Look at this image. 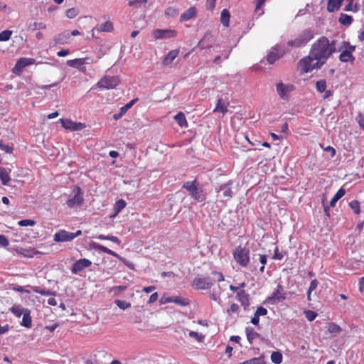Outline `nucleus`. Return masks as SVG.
<instances>
[{
    "mask_svg": "<svg viewBox=\"0 0 364 364\" xmlns=\"http://www.w3.org/2000/svg\"><path fill=\"white\" fill-rule=\"evenodd\" d=\"M336 51L335 41L330 42L326 37L322 36L311 45L309 53L311 57L324 65Z\"/></svg>",
    "mask_w": 364,
    "mask_h": 364,
    "instance_id": "1",
    "label": "nucleus"
},
{
    "mask_svg": "<svg viewBox=\"0 0 364 364\" xmlns=\"http://www.w3.org/2000/svg\"><path fill=\"white\" fill-rule=\"evenodd\" d=\"M85 63L84 59L76 58L74 60H69L67 61V65L70 67L77 68Z\"/></svg>",
    "mask_w": 364,
    "mask_h": 364,
    "instance_id": "41",
    "label": "nucleus"
},
{
    "mask_svg": "<svg viewBox=\"0 0 364 364\" xmlns=\"http://www.w3.org/2000/svg\"><path fill=\"white\" fill-rule=\"evenodd\" d=\"M282 286L281 284H278L277 289L269 299L270 300H274V303L283 301L286 299V296L282 294Z\"/></svg>",
    "mask_w": 364,
    "mask_h": 364,
    "instance_id": "17",
    "label": "nucleus"
},
{
    "mask_svg": "<svg viewBox=\"0 0 364 364\" xmlns=\"http://www.w3.org/2000/svg\"><path fill=\"white\" fill-rule=\"evenodd\" d=\"M314 37V31L308 28L303 31L295 39L287 41V45L294 48L304 46Z\"/></svg>",
    "mask_w": 364,
    "mask_h": 364,
    "instance_id": "4",
    "label": "nucleus"
},
{
    "mask_svg": "<svg viewBox=\"0 0 364 364\" xmlns=\"http://www.w3.org/2000/svg\"><path fill=\"white\" fill-rule=\"evenodd\" d=\"M182 187L185 188L191 197L197 202H203L205 200L206 194L202 186H200L196 180L185 182Z\"/></svg>",
    "mask_w": 364,
    "mask_h": 364,
    "instance_id": "2",
    "label": "nucleus"
},
{
    "mask_svg": "<svg viewBox=\"0 0 364 364\" xmlns=\"http://www.w3.org/2000/svg\"><path fill=\"white\" fill-rule=\"evenodd\" d=\"M72 232H68L64 230L55 233L53 236V240L57 242H63L72 240Z\"/></svg>",
    "mask_w": 364,
    "mask_h": 364,
    "instance_id": "15",
    "label": "nucleus"
},
{
    "mask_svg": "<svg viewBox=\"0 0 364 364\" xmlns=\"http://www.w3.org/2000/svg\"><path fill=\"white\" fill-rule=\"evenodd\" d=\"M239 306L237 304H232L230 308L228 309V313L232 314L237 311Z\"/></svg>",
    "mask_w": 364,
    "mask_h": 364,
    "instance_id": "64",
    "label": "nucleus"
},
{
    "mask_svg": "<svg viewBox=\"0 0 364 364\" xmlns=\"http://www.w3.org/2000/svg\"><path fill=\"white\" fill-rule=\"evenodd\" d=\"M21 325L28 328H30L32 326L31 311L28 309H25V313L23 315V318Z\"/></svg>",
    "mask_w": 364,
    "mask_h": 364,
    "instance_id": "24",
    "label": "nucleus"
},
{
    "mask_svg": "<svg viewBox=\"0 0 364 364\" xmlns=\"http://www.w3.org/2000/svg\"><path fill=\"white\" fill-rule=\"evenodd\" d=\"M245 332L247 338L250 343H252L253 340L259 336V334L252 328L250 327H247Z\"/></svg>",
    "mask_w": 364,
    "mask_h": 364,
    "instance_id": "35",
    "label": "nucleus"
},
{
    "mask_svg": "<svg viewBox=\"0 0 364 364\" xmlns=\"http://www.w3.org/2000/svg\"><path fill=\"white\" fill-rule=\"evenodd\" d=\"M318 285V280H317V279H313V280L311 282V283H310V286H309V289H308V290H309V291H314V290L317 288Z\"/></svg>",
    "mask_w": 364,
    "mask_h": 364,
    "instance_id": "60",
    "label": "nucleus"
},
{
    "mask_svg": "<svg viewBox=\"0 0 364 364\" xmlns=\"http://www.w3.org/2000/svg\"><path fill=\"white\" fill-rule=\"evenodd\" d=\"M256 257H258L259 262L262 264V265H265L267 264V257L266 255H261V254L255 255L253 259L256 260V259H255Z\"/></svg>",
    "mask_w": 364,
    "mask_h": 364,
    "instance_id": "58",
    "label": "nucleus"
},
{
    "mask_svg": "<svg viewBox=\"0 0 364 364\" xmlns=\"http://www.w3.org/2000/svg\"><path fill=\"white\" fill-rule=\"evenodd\" d=\"M119 83L120 79L118 76L105 75L95 86L101 90H112L116 88Z\"/></svg>",
    "mask_w": 364,
    "mask_h": 364,
    "instance_id": "7",
    "label": "nucleus"
},
{
    "mask_svg": "<svg viewBox=\"0 0 364 364\" xmlns=\"http://www.w3.org/2000/svg\"><path fill=\"white\" fill-rule=\"evenodd\" d=\"M328 331L336 336L341 332V328L334 323H331L328 325Z\"/></svg>",
    "mask_w": 364,
    "mask_h": 364,
    "instance_id": "42",
    "label": "nucleus"
},
{
    "mask_svg": "<svg viewBox=\"0 0 364 364\" xmlns=\"http://www.w3.org/2000/svg\"><path fill=\"white\" fill-rule=\"evenodd\" d=\"M215 282V280L210 277L198 275L194 278L192 286L197 290H208L213 287Z\"/></svg>",
    "mask_w": 364,
    "mask_h": 364,
    "instance_id": "6",
    "label": "nucleus"
},
{
    "mask_svg": "<svg viewBox=\"0 0 364 364\" xmlns=\"http://www.w3.org/2000/svg\"><path fill=\"white\" fill-rule=\"evenodd\" d=\"M0 179L3 185H8L11 181L9 174L6 168L0 167Z\"/></svg>",
    "mask_w": 364,
    "mask_h": 364,
    "instance_id": "29",
    "label": "nucleus"
},
{
    "mask_svg": "<svg viewBox=\"0 0 364 364\" xmlns=\"http://www.w3.org/2000/svg\"><path fill=\"white\" fill-rule=\"evenodd\" d=\"M97 238L102 240H110L117 245H120L121 243V240L117 237L113 235H105L100 234L97 236Z\"/></svg>",
    "mask_w": 364,
    "mask_h": 364,
    "instance_id": "39",
    "label": "nucleus"
},
{
    "mask_svg": "<svg viewBox=\"0 0 364 364\" xmlns=\"http://www.w3.org/2000/svg\"><path fill=\"white\" fill-rule=\"evenodd\" d=\"M235 262L241 267H245L250 262V250L242 246H237L233 252Z\"/></svg>",
    "mask_w": 364,
    "mask_h": 364,
    "instance_id": "5",
    "label": "nucleus"
},
{
    "mask_svg": "<svg viewBox=\"0 0 364 364\" xmlns=\"http://www.w3.org/2000/svg\"><path fill=\"white\" fill-rule=\"evenodd\" d=\"M26 308H22L20 305H14L10 309L11 312L16 317L20 318L25 313Z\"/></svg>",
    "mask_w": 364,
    "mask_h": 364,
    "instance_id": "32",
    "label": "nucleus"
},
{
    "mask_svg": "<svg viewBox=\"0 0 364 364\" xmlns=\"http://www.w3.org/2000/svg\"><path fill=\"white\" fill-rule=\"evenodd\" d=\"M342 2L343 1L341 0H328L327 10L329 12H333L338 10L341 7Z\"/></svg>",
    "mask_w": 364,
    "mask_h": 364,
    "instance_id": "26",
    "label": "nucleus"
},
{
    "mask_svg": "<svg viewBox=\"0 0 364 364\" xmlns=\"http://www.w3.org/2000/svg\"><path fill=\"white\" fill-rule=\"evenodd\" d=\"M348 2V4L347 5H346L345 8H344V11H353V12H357L358 11V6H355L354 8L353 7V1H347Z\"/></svg>",
    "mask_w": 364,
    "mask_h": 364,
    "instance_id": "54",
    "label": "nucleus"
},
{
    "mask_svg": "<svg viewBox=\"0 0 364 364\" xmlns=\"http://www.w3.org/2000/svg\"><path fill=\"white\" fill-rule=\"evenodd\" d=\"M316 90L318 92H323L326 88V82L324 80H320L316 84Z\"/></svg>",
    "mask_w": 364,
    "mask_h": 364,
    "instance_id": "47",
    "label": "nucleus"
},
{
    "mask_svg": "<svg viewBox=\"0 0 364 364\" xmlns=\"http://www.w3.org/2000/svg\"><path fill=\"white\" fill-rule=\"evenodd\" d=\"M284 53L283 50H279V46L277 45L272 48L267 56V60L269 64H273L277 59L281 58Z\"/></svg>",
    "mask_w": 364,
    "mask_h": 364,
    "instance_id": "14",
    "label": "nucleus"
},
{
    "mask_svg": "<svg viewBox=\"0 0 364 364\" xmlns=\"http://www.w3.org/2000/svg\"><path fill=\"white\" fill-rule=\"evenodd\" d=\"M78 14L77 9L75 8L69 9L66 12V16L69 18H75Z\"/></svg>",
    "mask_w": 364,
    "mask_h": 364,
    "instance_id": "56",
    "label": "nucleus"
},
{
    "mask_svg": "<svg viewBox=\"0 0 364 364\" xmlns=\"http://www.w3.org/2000/svg\"><path fill=\"white\" fill-rule=\"evenodd\" d=\"M137 101V99H134L131 100L129 102L126 104L124 106L120 108V112L122 114H125L133 105Z\"/></svg>",
    "mask_w": 364,
    "mask_h": 364,
    "instance_id": "49",
    "label": "nucleus"
},
{
    "mask_svg": "<svg viewBox=\"0 0 364 364\" xmlns=\"http://www.w3.org/2000/svg\"><path fill=\"white\" fill-rule=\"evenodd\" d=\"M18 224L20 226H23V227L33 226L36 224V221L33 220H29V219H24V220H21L18 221Z\"/></svg>",
    "mask_w": 364,
    "mask_h": 364,
    "instance_id": "52",
    "label": "nucleus"
},
{
    "mask_svg": "<svg viewBox=\"0 0 364 364\" xmlns=\"http://www.w3.org/2000/svg\"><path fill=\"white\" fill-rule=\"evenodd\" d=\"M92 247L95 249V250H100L105 253H107L109 255H112V256H114L115 257H117L119 258L120 260H123L122 259V257H121L118 254H117L116 252H114V251L108 249L107 247L100 245V244H98V243H95V242H93L92 244Z\"/></svg>",
    "mask_w": 364,
    "mask_h": 364,
    "instance_id": "20",
    "label": "nucleus"
},
{
    "mask_svg": "<svg viewBox=\"0 0 364 364\" xmlns=\"http://www.w3.org/2000/svg\"><path fill=\"white\" fill-rule=\"evenodd\" d=\"M9 244L8 239L4 235H0V245L6 247Z\"/></svg>",
    "mask_w": 364,
    "mask_h": 364,
    "instance_id": "62",
    "label": "nucleus"
},
{
    "mask_svg": "<svg viewBox=\"0 0 364 364\" xmlns=\"http://www.w3.org/2000/svg\"><path fill=\"white\" fill-rule=\"evenodd\" d=\"M353 21V19L351 16L345 14H341L338 20L339 23L343 26H350Z\"/></svg>",
    "mask_w": 364,
    "mask_h": 364,
    "instance_id": "34",
    "label": "nucleus"
},
{
    "mask_svg": "<svg viewBox=\"0 0 364 364\" xmlns=\"http://www.w3.org/2000/svg\"><path fill=\"white\" fill-rule=\"evenodd\" d=\"M349 205H350V208L353 210V211L354 212V213L358 214L360 213V203L358 200H352L349 203Z\"/></svg>",
    "mask_w": 364,
    "mask_h": 364,
    "instance_id": "48",
    "label": "nucleus"
},
{
    "mask_svg": "<svg viewBox=\"0 0 364 364\" xmlns=\"http://www.w3.org/2000/svg\"><path fill=\"white\" fill-rule=\"evenodd\" d=\"M126 289L127 286H114L109 290V292L112 294L114 296H119Z\"/></svg>",
    "mask_w": 364,
    "mask_h": 364,
    "instance_id": "37",
    "label": "nucleus"
},
{
    "mask_svg": "<svg viewBox=\"0 0 364 364\" xmlns=\"http://www.w3.org/2000/svg\"><path fill=\"white\" fill-rule=\"evenodd\" d=\"M215 42L213 36L210 32H207L203 36V38L198 42L197 47L200 50L209 48L212 47L213 43Z\"/></svg>",
    "mask_w": 364,
    "mask_h": 364,
    "instance_id": "12",
    "label": "nucleus"
},
{
    "mask_svg": "<svg viewBox=\"0 0 364 364\" xmlns=\"http://www.w3.org/2000/svg\"><path fill=\"white\" fill-rule=\"evenodd\" d=\"M356 122L358 123L360 127L364 129V113H359L355 117Z\"/></svg>",
    "mask_w": 364,
    "mask_h": 364,
    "instance_id": "55",
    "label": "nucleus"
},
{
    "mask_svg": "<svg viewBox=\"0 0 364 364\" xmlns=\"http://www.w3.org/2000/svg\"><path fill=\"white\" fill-rule=\"evenodd\" d=\"M271 361L274 364H280L283 360V355L279 351H274L270 356Z\"/></svg>",
    "mask_w": 364,
    "mask_h": 364,
    "instance_id": "36",
    "label": "nucleus"
},
{
    "mask_svg": "<svg viewBox=\"0 0 364 364\" xmlns=\"http://www.w3.org/2000/svg\"><path fill=\"white\" fill-rule=\"evenodd\" d=\"M33 291L37 294L46 296L55 295V293L54 291H52L49 289L41 288L40 287H34L33 288Z\"/></svg>",
    "mask_w": 364,
    "mask_h": 364,
    "instance_id": "31",
    "label": "nucleus"
},
{
    "mask_svg": "<svg viewBox=\"0 0 364 364\" xmlns=\"http://www.w3.org/2000/svg\"><path fill=\"white\" fill-rule=\"evenodd\" d=\"M346 193V191L343 188H340L336 193L333 196V197L331 198L329 205L331 207H334L337 203V201L341 198Z\"/></svg>",
    "mask_w": 364,
    "mask_h": 364,
    "instance_id": "27",
    "label": "nucleus"
},
{
    "mask_svg": "<svg viewBox=\"0 0 364 364\" xmlns=\"http://www.w3.org/2000/svg\"><path fill=\"white\" fill-rule=\"evenodd\" d=\"M179 14L178 9L175 7H168L166 11L165 15L168 18H173Z\"/></svg>",
    "mask_w": 364,
    "mask_h": 364,
    "instance_id": "44",
    "label": "nucleus"
},
{
    "mask_svg": "<svg viewBox=\"0 0 364 364\" xmlns=\"http://www.w3.org/2000/svg\"><path fill=\"white\" fill-rule=\"evenodd\" d=\"M174 119L176 122L181 127H188V122L186 119V116L183 112H179L178 114H176L174 116Z\"/></svg>",
    "mask_w": 364,
    "mask_h": 364,
    "instance_id": "25",
    "label": "nucleus"
},
{
    "mask_svg": "<svg viewBox=\"0 0 364 364\" xmlns=\"http://www.w3.org/2000/svg\"><path fill=\"white\" fill-rule=\"evenodd\" d=\"M230 18V15L228 10L226 9H223L221 11L220 21L224 26L228 27L229 26Z\"/></svg>",
    "mask_w": 364,
    "mask_h": 364,
    "instance_id": "30",
    "label": "nucleus"
},
{
    "mask_svg": "<svg viewBox=\"0 0 364 364\" xmlns=\"http://www.w3.org/2000/svg\"><path fill=\"white\" fill-rule=\"evenodd\" d=\"M12 35V31L4 30L0 33V41H7Z\"/></svg>",
    "mask_w": 364,
    "mask_h": 364,
    "instance_id": "45",
    "label": "nucleus"
},
{
    "mask_svg": "<svg viewBox=\"0 0 364 364\" xmlns=\"http://www.w3.org/2000/svg\"><path fill=\"white\" fill-rule=\"evenodd\" d=\"M216 1L217 0H207L206 5L208 9L212 11L215 6Z\"/></svg>",
    "mask_w": 364,
    "mask_h": 364,
    "instance_id": "63",
    "label": "nucleus"
},
{
    "mask_svg": "<svg viewBox=\"0 0 364 364\" xmlns=\"http://www.w3.org/2000/svg\"><path fill=\"white\" fill-rule=\"evenodd\" d=\"M255 314H257L259 316H265L267 314V310L262 306H259L256 310Z\"/></svg>",
    "mask_w": 364,
    "mask_h": 364,
    "instance_id": "61",
    "label": "nucleus"
},
{
    "mask_svg": "<svg viewBox=\"0 0 364 364\" xmlns=\"http://www.w3.org/2000/svg\"><path fill=\"white\" fill-rule=\"evenodd\" d=\"M177 32L172 29H155L153 31V36L156 39H166L173 38Z\"/></svg>",
    "mask_w": 364,
    "mask_h": 364,
    "instance_id": "10",
    "label": "nucleus"
},
{
    "mask_svg": "<svg viewBox=\"0 0 364 364\" xmlns=\"http://www.w3.org/2000/svg\"><path fill=\"white\" fill-rule=\"evenodd\" d=\"M91 264L92 262L90 259L86 258L80 259L73 264L71 272L76 274L84 269L89 267Z\"/></svg>",
    "mask_w": 364,
    "mask_h": 364,
    "instance_id": "11",
    "label": "nucleus"
},
{
    "mask_svg": "<svg viewBox=\"0 0 364 364\" xmlns=\"http://www.w3.org/2000/svg\"><path fill=\"white\" fill-rule=\"evenodd\" d=\"M127 203L123 199L118 200L114 205V215L113 217L117 215L122 209L126 206Z\"/></svg>",
    "mask_w": 364,
    "mask_h": 364,
    "instance_id": "33",
    "label": "nucleus"
},
{
    "mask_svg": "<svg viewBox=\"0 0 364 364\" xmlns=\"http://www.w3.org/2000/svg\"><path fill=\"white\" fill-rule=\"evenodd\" d=\"M228 105H229L228 102L225 101L221 98H219L218 100L216 106H215V109H213V112H221L224 114L228 111Z\"/></svg>",
    "mask_w": 364,
    "mask_h": 364,
    "instance_id": "21",
    "label": "nucleus"
},
{
    "mask_svg": "<svg viewBox=\"0 0 364 364\" xmlns=\"http://www.w3.org/2000/svg\"><path fill=\"white\" fill-rule=\"evenodd\" d=\"M77 192L75 193L73 196L68 198L66 201V204L69 208H76L80 206L84 200L83 193H82L80 188L77 187Z\"/></svg>",
    "mask_w": 364,
    "mask_h": 364,
    "instance_id": "9",
    "label": "nucleus"
},
{
    "mask_svg": "<svg viewBox=\"0 0 364 364\" xmlns=\"http://www.w3.org/2000/svg\"><path fill=\"white\" fill-rule=\"evenodd\" d=\"M60 122H61L62 126L65 129L72 130V128H73V125H74V122H73L70 119H61Z\"/></svg>",
    "mask_w": 364,
    "mask_h": 364,
    "instance_id": "51",
    "label": "nucleus"
},
{
    "mask_svg": "<svg viewBox=\"0 0 364 364\" xmlns=\"http://www.w3.org/2000/svg\"><path fill=\"white\" fill-rule=\"evenodd\" d=\"M30 28L33 30H43L46 28V25L43 22H34L30 26Z\"/></svg>",
    "mask_w": 364,
    "mask_h": 364,
    "instance_id": "50",
    "label": "nucleus"
},
{
    "mask_svg": "<svg viewBox=\"0 0 364 364\" xmlns=\"http://www.w3.org/2000/svg\"><path fill=\"white\" fill-rule=\"evenodd\" d=\"M339 60L343 63H353L355 60V57L349 52L343 50L339 55Z\"/></svg>",
    "mask_w": 364,
    "mask_h": 364,
    "instance_id": "28",
    "label": "nucleus"
},
{
    "mask_svg": "<svg viewBox=\"0 0 364 364\" xmlns=\"http://www.w3.org/2000/svg\"><path fill=\"white\" fill-rule=\"evenodd\" d=\"M113 30V24L111 21H106L100 25H97L91 30V37L94 38L95 33L111 32Z\"/></svg>",
    "mask_w": 364,
    "mask_h": 364,
    "instance_id": "16",
    "label": "nucleus"
},
{
    "mask_svg": "<svg viewBox=\"0 0 364 364\" xmlns=\"http://www.w3.org/2000/svg\"><path fill=\"white\" fill-rule=\"evenodd\" d=\"M238 364H266V363L264 361V358L263 356H259L257 358H253L248 360H245Z\"/></svg>",
    "mask_w": 364,
    "mask_h": 364,
    "instance_id": "38",
    "label": "nucleus"
},
{
    "mask_svg": "<svg viewBox=\"0 0 364 364\" xmlns=\"http://www.w3.org/2000/svg\"><path fill=\"white\" fill-rule=\"evenodd\" d=\"M34 63H35V60L33 58H21L17 61L14 70H17L18 71H21L25 67L32 65Z\"/></svg>",
    "mask_w": 364,
    "mask_h": 364,
    "instance_id": "18",
    "label": "nucleus"
},
{
    "mask_svg": "<svg viewBox=\"0 0 364 364\" xmlns=\"http://www.w3.org/2000/svg\"><path fill=\"white\" fill-rule=\"evenodd\" d=\"M232 181L230 180L226 183L221 184L218 187H217L216 191L218 192H221L223 197L230 199L233 196V192L232 191Z\"/></svg>",
    "mask_w": 364,
    "mask_h": 364,
    "instance_id": "13",
    "label": "nucleus"
},
{
    "mask_svg": "<svg viewBox=\"0 0 364 364\" xmlns=\"http://www.w3.org/2000/svg\"><path fill=\"white\" fill-rule=\"evenodd\" d=\"M306 318L309 321H314L317 316V314L311 310H306L304 311Z\"/></svg>",
    "mask_w": 364,
    "mask_h": 364,
    "instance_id": "53",
    "label": "nucleus"
},
{
    "mask_svg": "<svg viewBox=\"0 0 364 364\" xmlns=\"http://www.w3.org/2000/svg\"><path fill=\"white\" fill-rule=\"evenodd\" d=\"M173 303L178 304L181 306H187L189 304L188 299L182 298L180 296H173Z\"/></svg>",
    "mask_w": 364,
    "mask_h": 364,
    "instance_id": "43",
    "label": "nucleus"
},
{
    "mask_svg": "<svg viewBox=\"0 0 364 364\" xmlns=\"http://www.w3.org/2000/svg\"><path fill=\"white\" fill-rule=\"evenodd\" d=\"M284 252H279L278 247H276L275 249H274V255L272 257V259H273L280 260V259H282L284 257Z\"/></svg>",
    "mask_w": 364,
    "mask_h": 364,
    "instance_id": "57",
    "label": "nucleus"
},
{
    "mask_svg": "<svg viewBox=\"0 0 364 364\" xmlns=\"http://www.w3.org/2000/svg\"><path fill=\"white\" fill-rule=\"evenodd\" d=\"M196 14H197L196 8L195 6H191L181 15L180 21H189L191 18L196 17Z\"/></svg>",
    "mask_w": 364,
    "mask_h": 364,
    "instance_id": "19",
    "label": "nucleus"
},
{
    "mask_svg": "<svg viewBox=\"0 0 364 364\" xmlns=\"http://www.w3.org/2000/svg\"><path fill=\"white\" fill-rule=\"evenodd\" d=\"M323 65L316 60L311 54L301 58L298 63V69L301 73H311L315 69H320Z\"/></svg>",
    "mask_w": 364,
    "mask_h": 364,
    "instance_id": "3",
    "label": "nucleus"
},
{
    "mask_svg": "<svg viewBox=\"0 0 364 364\" xmlns=\"http://www.w3.org/2000/svg\"><path fill=\"white\" fill-rule=\"evenodd\" d=\"M219 290L217 291L215 289H213V290L209 294V296L210 299L218 302V304L221 303V299H220V287H218Z\"/></svg>",
    "mask_w": 364,
    "mask_h": 364,
    "instance_id": "40",
    "label": "nucleus"
},
{
    "mask_svg": "<svg viewBox=\"0 0 364 364\" xmlns=\"http://www.w3.org/2000/svg\"><path fill=\"white\" fill-rule=\"evenodd\" d=\"M178 50H172L169 51L163 59V64L164 65H169L178 55Z\"/></svg>",
    "mask_w": 364,
    "mask_h": 364,
    "instance_id": "23",
    "label": "nucleus"
},
{
    "mask_svg": "<svg viewBox=\"0 0 364 364\" xmlns=\"http://www.w3.org/2000/svg\"><path fill=\"white\" fill-rule=\"evenodd\" d=\"M343 46L346 48L345 50L349 52V53L351 54L355 50V46H351L349 42H343Z\"/></svg>",
    "mask_w": 364,
    "mask_h": 364,
    "instance_id": "59",
    "label": "nucleus"
},
{
    "mask_svg": "<svg viewBox=\"0 0 364 364\" xmlns=\"http://www.w3.org/2000/svg\"><path fill=\"white\" fill-rule=\"evenodd\" d=\"M277 92L283 100H289V94L294 90L291 84H284L282 82L276 84Z\"/></svg>",
    "mask_w": 364,
    "mask_h": 364,
    "instance_id": "8",
    "label": "nucleus"
},
{
    "mask_svg": "<svg viewBox=\"0 0 364 364\" xmlns=\"http://www.w3.org/2000/svg\"><path fill=\"white\" fill-rule=\"evenodd\" d=\"M237 300L241 303V304L246 309L249 305V294L245 292V290H240L237 294Z\"/></svg>",
    "mask_w": 364,
    "mask_h": 364,
    "instance_id": "22",
    "label": "nucleus"
},
{
    "mask_svg": "<svg viewBox=\"0 0 364 364\" xmlns=\"http://www.w3.org/2000/svg\"><path fill=\"white\" fill-rule=\"evenodd\" d=\"M114 304L122 310L127 309L131 306V304L126 301L115 300Z\"/></svg>",
    "mask_w": 364,
    "mask_h": 364,
    "instance_id": "46",
    "label": "nucleus"
}]
</instances>
